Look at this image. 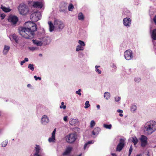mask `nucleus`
<instances>
[{
    "label": "nucleus",
    "mask_w": 156,
    "mask_h": 156,
    "mask_svg": "<svg viewBox=\"0 0 156 156\" xmlns=\"http://www.w3.org/2000/svg\"><path fill=\"white\" fill-rule=\"evenodd\" d=\"M18 10L20 14L23 15H26L29 11L28 6L24 3L20 5Z\"/></svg>",
    "instance_id": "7ed1b4c3"
},
{
    "label": "nucleus",
    "mask_w": 156,
    "mask_h": 156,
    "mask_svg": "<svg viewBox=\"0 0 156 156\" xmlns=\"http://www.w3.org/2000/svg\"><path fill=\"white\" fill-rule=\"evenodd\" d=\"M10 48V47L9 46H5L4 48V50H6L7 51H9Z\"/></svg>",
    "instance_id": "a18cd8bd"
},
{
    "label": "nucleus",
    "mask_w": 156,
    "mask_h": 156,
    "mask_svg": "<svg viewBox=\"0 0 156 156\" xmlns=\"http://www.w3.org/2000/svg\"><path fill=\"white\" fill-rule=\"evenodd\" d=\"M123 25L127 28L130 27L131 23V20L129 18L126 17L123 20Z\"/></svg>",
    "instance_id": "9d476101"
},
{
    "label": "nucleus",
    "mask_w": 156,
    "mask_h": 156,
    "mask_svg": "<svg viewBox=\"0 0 156 156\" xmlns=\"http://www.w3.org/2000/svg\"><path fill=\"white\" fill-rule=\"evenodd\" d=\"M151 37L153 40H156V29H154L152 31L151 34Z\"/></svg>",
    "instance_id": "aec40b11"
},
{
    "label": "nucleus",
    "mask_w": 156,
    "mask_h": 156,
    "mask_svg": "<svg viewBox=\"0 0 156 156\" xmlns=\"http://www.w3.org/2000/svg\"><path fill=\"white\" fill-rule=\"evenodd\" d=\"M110 96V93L108 92H105L104 94V97L107 100L109 98Z\"/></svg>",
    "instance_id": "a878e982"
},
{
    "label": "nucleus",
    "mask_w": 156,
    "mask_h": 156,
    "mask_svg": "<svg viewBox=\"0 0 156 156\" xmlns=\"http://www.w3.org/2000/svg\"><path fill=\"white\" fill-rule=\"evenodd\" d=\"M12 37L13 39L14 40L16 43H18V39L15 34H13L12 36Z\"/></svg>",
    "instance_id": "72a5a7b5"
},
{
    "label": "nucleus",
    "mask_w": 156,
    "mask_h": 156,
    "mask_svg": "<svg viewBox=\"0 0 156 156\" xmlns=\"http://www.w3.org/2000/svg\"><path fill=\"white\" fill-rule=\"evenodd\" d=\"M41 17V15L40 12H36L31 14L30 18L32 20L35 22L40 20Z\"/></svg>",
    "instance_id": "0eeeda50"
},
{
    "label": "nucleus",
    "mask_w": 156,
    "mask_h": 156,
    "mask_svg": "<svg viewBox=\"0 0 156 156\" xmlns=\"http://www.w3.org/2000/svg\"><path fill=\"white\" fill-rule=\"evenodd\" d=\"M94 143V142L93 140H90L86 143L84 146V149L86 150L87 148H88L90 146L89 145L90 144H93Z\"/></svg>",
    "instance_id": "6ab92c4d"
},
{
    "label": "nucleus",
    "mask_w": 156,
    "mask_h": 156,
    "mask_svg": "<svg viewBox=\"0 0 156 156\" xmlns=\"http://www.w3.org/2000/svg\"><path fill=\"white\" fill-rule=\"evenodd\" d=\"M90 106V105L89 104V101H86L85 103V106H84V108H87L89 107Z\"/></svg>",
    "instance_id": "e433bc0d"
},
{
    "label": "nucleus",
    "mask_w": 156,
    "mask_h": 156,
    "mask_svg": "<svg viewBox=\"0 0 156 156\" xmlns=\"http://www.w3.org/2000/svg\"><path fill=\"white\" fill-rule=\"evenodd\" d=\"M25 61H24V60H23L21 62H20V65L21 66L22 65H23V64L24 63H25Z\"/></svg>",
    "instance_id": "6e6d98bb"
},
{
    "label": "nucleus",
    "mask_w": 156,
    "mask_h": 156,
    "mask_svg": "<svg viewBox=\"0 0 156 156\" xmlns=\"http://www.w3.org/2000/svg\"><path fill=\"white\" fill-rule=\"evenodd\" d=\"M147 138L144 135H142L140 137V140L141 142V146L145 147L147 144Z\"/></svg>",
    "instance_id": "1a4fd4ad"
},
{
    "label": "nucleus",
    "mask_w": 156,
    "mask_h": 156,
    "mask_svg": "<svg viewBox=\"0 0 156 156\" xmlns=\"http://www.w3.org/2000/svg\"><path fill=\"white\" fill-rule=\"evenodd\" d=\"M42 41L44 44H49L50 41V39L48 37H44L42 39Z\"/></svg>",
    "instance_id": "4468645a"
},
{
    "label": "nucleus",
    "mask_w": 156,
    "mask_h": 156,
    "mask_svg": "<svg viewBox=\"0 0 156 156\" xmlns=\"http://www.w3.org/2000/svg\"><path fill=\"white\" fill-rule=\"evenodd\" d=\"M28 48L32 51H34L38 49V48L37 47H28Z\"/></svg>",
    "instance_id": "c85d7f7f"
},
{
    "label": "nucleus",
    "mask_w": 156,
    "mask_h": 156,
    "mask_svg": "<svg viewBox=\"0 0 156 156\" xmlns=\"http://www.w3.org/2000/svg\"><path fill=\"white\" fill-rule=\"evenodd\" d=\"M97 108L98 109H99L100 108V106L99 105H97Z\"/></svg>",
    "instance_id": "bf43d9fd"
},
{
    "label": "nucleus",
    "mask_w": 156,
    "mask_h": 156,
    "mask_svg": "<svg viewBox=\"0 0 156 156\" xmlns=\"http://www.w3.org/2000/svg\"><path fill=\"white\" fill-rule=\"evenodd\" d=\"M28 68L32 71H34V65L32 64H29L28 66Z\"/></svg>",
    "instance_id": "473e14b6"
},
{
    "label": "nucleus",
    "mask_w": 156,
    "mask_h": 156,
    "mask_svg": "<svg viewBox=\"0 0 156 156\" xmlns=\"http://www.w3.org/2000/svg\"><path fill=\"white\" fill-rule=\"evenodd\" d=\"M137 108V107L135 105H133L131 107V111L132 112H134Z\"/></svg>",
    "instance_id": "c756f323"
},
{
    "label": "nucleus",
    "mask_w": 156,
    "mask_h": 156,
    "mask_svg": "<svg viewBox=\"0 0 156 156\" xmlns=\"http://www.w3.org/2000/svg\"><path fill=\"white\" fill-rule=\"evenodd\" d=\"M141 80V79L139 77H136L134 79L135 81L137 83L139 82Z\"/></svg>",
    "instance_id": "79ce46f5"
},
{
    "label": "nucleus",
    "mask_w": 156,
    "mask_h": 156,
    "mask_svg": "<svg viewBox=\"0 0 156 156\" xmlns=\"http://www.w3.org/2000/svg\"><path fill=\"white\" fill-rule=\"evenodd\" d=\"M119 116H121V117H122L123 116V115L122 114V113H120L119 114Z\"/></svg>",
    "instance_id": "052dcab7"
},
{
    "label": "nucleus",
    "mask_w": 156,
    "mask_h": 156,
    "mask_svg": "<svg viewBox=\"0 0 156 156\" xmlns=\"http://www.w3.org/2000/svg\"><path fill=\"white\" fill-rule=\"evenodd\" d=\"M101 129L99 127L95 128L92 131V134L94 135H97L100 131Z\"/></svg>",
    "instance_id": "f3484780"
},
{
    "label": "nucleus",
    "mask_w": 156,
    "mask_h": 156,
    "mask_svg": "<svg viewBox=\"0 0 156 156\" xmlns=\"http://www.w3.org/2000/svg\"><path fill=\"white\" fill-rule=\"evenodd\" d=\"M1 8L3 11L6 12H9L10 11V9L9 8H6L3 6L2 5H1Z\"/></svg>",
    "instance_id": "4be33fe9"
},
{
    "label": "nucleus",
    "mask_w": 156,
    "mask_h": 156,
    "mask_svg": "<svg viewBox=\"0 0 156 156\" xmlns=\"http://www.w3.org/2000/svg\"><path fill=\"white\" fill-rule=\"evenodd\" d=\"M117 112H119V113H122L123 112V111L122 110H121L120 109H118L117 110Z\"/></svg>",
    "instance_id": "5fc2aeb1"
},
{
    "label": "nucleus",
    "mask_w": 156,
    "mask_h": 156,
    "mask_svg": "<svg viewBox=\"0 0 156 156\" xmlns=\"http://www.w3.org/2000/svg\"><path fill=\"white\" fill-rule=\"evenodd\" d=\"M153 20L155 24L156 25V15L154 17L153 19Z\"/></svg>",
    "instance_id": "864d4df0"
},
{
    "label": "nucleus",
    "mask_w": 156,
    "mask_h": 156,
    "mask_svg": "<svg viewBox=\"0 0 156 156\" xmlns=\"http://www.w3.org/2000/svg\"><path fill=\"white\" fill-rule=\"evenodd\" d=\"M34 77L36 80H41V77H37L36 76H34Z\"/></svg>",
    "instance_id": "c03bdc74"
},
{
    "label": "nucleus",
    "mask_w": 156,
    "mask_h": 156,
    "mask_svg": "<svg viewBox=\"0 0 156 156\" xmlns=\"http://www.w3.org/2000/svg\"><path fill=\"white\" fill-rule=\"evenodd\" d=\"M33 43L37 46H41L42 45L43 42L41 41H39L37 40H32Z\"/></svg>",
    "instance_id": "a211bd4d"
},
{
    "label": "nucleus",
    "mask_w": 156,
    "mask_h": 156,
    "mask_svg": "<svg viewBox=\"0 0 156 156\" xmlns=\"http://www.w3.org/2000/svg\"><path fill=\"white\" fill-rule=\"evenodd\" d=\"M24 60L25 61V62H28V59L27 58H25Z\"/></svg>",
    "instance_id": "13d9d810"
},
{
    "label": "nucleus",
    "mask_w": 156,
    "mask_h": 156,
    "mask_svg": "<svg viewBox=\"0 0 156 156\" xmlns=\"http://www.w3.org/2000/svg\"><path fill=\"white\" fill-rule=\"evenodd\" d=\"M133 150L132 146V145H131L130 147L129 152L130 154H131V152Z\"/></svg>",
    "instance_id": "8fccbe9b"
},
{
    "label": "nucleus",
    "mask_w": 156,
    "mask_h": 156,
    "mask_svg": "<svg viewBox=\"0 0 156 156\" xmlns=\"http://www.w3.org/2000/svg\"><path fill=\"white\" fill-rule=\"evenodd\" d=\"M5 14H2L0 15V16L2 18V19L3 20L4 19L5 17Z\"/></svg>",
    "instance_id": "de8ad7c7"
},
{
    "label": "nucleus",
    "mask_w": 156,
    "mask_h": 156,
    "mask_svg": "<svg viewBox=\"0 0 156 156\" xmlns=\"http://www.w3.org/2000/svg\"><path fill=\"white\" fill-rule=\"evenodd\" d=\"M131 154H130L129 153V156H130V155Z\"/></svg>",
    "instance_id": "774afa93"
},
{
    "label": "nucleus",
    "mask_w": 156,
    "mask_h": 156,
    "mask_svg": "<svg viewBox=\"0 0 156 156\" xmlns=\"http://www.w3.org/2000/svg\"><path fill=\"white\" fill-rule=\"evenodd\" d=\"M39 56H42V54H39Z\"/></svg>",
    "instance_id": "69168bd1"
},
{
    "label": "nucleus",
    "mask_w": 156,
    "mask_h": 156,
    "mask_svg": "<svg viewBox=\"0 0 156 156\" xmlns=\"http://www.w3.org/2000/svg\"><path fill=\"white\" fill-rule=\"evenodd\" d=\"M34 156H41L39 154L35 153Z\"/></svg>",
    "instance_id": "4d7b16f0"
},
{
    "label": "nucleus",
    "mask_w": 156,
    "mask_h": 156,
    "mask_svg": "<svg viewBox=\"0 0 156 156\" xmlns=\"http://www.w3.org/2000/svg\"><path fill=\"white\" fill-rule=\"evenodd\" d=\"M111 67L114 69L115 71L116 70V65L114 63H112L111 65Z\"/></svg>",
    "instance_id": "49530a36"
},
{
    "label": "nucleus",
    "mask_w": 156,
    "mask_h": 156,
    "mask_svg": "<svg viewBox=\"0 0 156 156\" xmlns=\"http://www.w3.org/2000/svg\"><path fill=\"white\" fill-rule=\"evenodd\" d=\"M100 67L99 66H95V71L97 72L98 74H101V71L98 69V68Z\"/></svg>",
    "instance_id": "2f4dec72"
},
{
    "label": "nucleus",
    "mask_w": 156,
    "mask_h": 156,
    "mask_svg": "<svg viewBox=\"0 0 156 156\" xmlns=\"http://www.w3.org/2000/svg\"><path fill=\"white\" fill-rule=\"evenodd\" d=\"M112 156H116L115 154H112Z\"/></svg>",
    "instance_id": "e2e57ef3"
},
{
    "label": "nucleus",
    "mask_w": 156,
    "mask_h": 156,
    "mask_svg": "<svg viewBox=\"0 0 156 156\" xmlns=\"http://www.w3.org/2000/svg\"><path fill=\"white\" fill-rule=\"evenodd\" d=\"M126 139L125 138H121L119 139V143L117 145L116 148V151H120L124 147L126 143Z\"/></svg>",
    "instance_id": "39448f33"
},
{
    "label": "nucleus",
    "mask_w": 156,
    "mask_h": 156,
    "mask_svg": "<svg viewBox=\"0 0 156 156\" xmlns=\"http://www.w3.org/2000/svg\"><path fill=\"white\" fill-rule=\"evenodd\" d=\"M31 85L30 84H28L27 85V86L28 87H30L31 86Z\"/></svg>",
    "instance_id": "680f3d73"
},
{
    "label": "nucleus",
    "mask_w": 156,
    "mask_h": 156,
    "mask_svg": "<svg viewBox=\"0 0 156 156\" xmlns=\"http://www.w3.org/2000/svg\"><path fill=\"white\" fill-rule=\"evenodd\" d=\"M64 103L63 102H61V105L60 106V108H63L64 109H66V105H64Z\"/></svg>",
    "instance_id": "ea45409f"
},
{
    "label": "nucleus",
    "mask_w": 156,
    "mask_h": 156,
    "mask_svg": "<svg viewBox=\"0 0 156 156\" xmlns=\"http://www.w3.org/2000/svg\"><path fill=\"white\" fill-rule=\"evenodd\" d=\"M81 91V90L80 89H79L78 90L76 91V93L78 94L79 96H81V94L80 92Z\"/></svg>",
    "instance_id": "37998d69"
},
{
    "label": "nucleus",
    "mask_w": 156,
    "mask_h": 156,
    "mask_svg": "<svg viewBox=\"0 0 156 156\" xmlns=\"http://www.w3.org/2000/svg\"><path fill=\"white\" fill-rule=\"evenodd\" d=\"M24 27L19 29V33L21 36L26 39H31L35 35L34 32L37 30L36 25L30 21L25 23Z\"/></svg>",
    "instance_id": "f257e3e1"
},
{
    "label": "nucleus",
    "mask_w": 156,
    "mask_h": 156,
    "mask_svg": "<svg viewBox=\"0 0 156 156\" xmlns=\"http://www.w3.org/2000/svg\"><path fill=\"white\" fill-rule=\"evenodd\" d=\"M115 101L116 102L119 101L121 99V97L119 96H116L115 97Z\"/></svg>",
    "instance_id": "a19ab883"
},
{
    "label": "nucleus",
    "mask_w": 156,
    "mask_h": 156,
    "mask_svg": "<svg viewBox=\"0 0 156 156\" xmlns=\"http://www.w3.org/2000/svg\"><path fill=\"white\" fill-rule=\"evenodd\" d=\"M134 4L135 5H138V4L139 0H134Z\"/></svg>",
    "instance_id": "603ef678"
},
{
    "label": "nucleus",
    "mask_w": 156,
    "mask_h": 156,
    "mask_svg": "<svg viewBox=\"0 0 156 156\" xmlns=\"http://www.w3.org/2000/svg\"><path fill=\"white\" fill-rule=\"evenodd\" d=\"M83 49L84 47L79 44L76 47V51H83Z\"/></svg>",
    "instance_id": "393cba45"
},
{
    "label": "nucleus",
    "mask_w": 156,
    "mask_h": 156,
    "mask_svg": "<svg viewBox=\"0 0 156 156\" xmlns=\"http://www.w3.org/2000/svg\"><path fill=\"white\" fill-rule=\"evenodd\" d=\"M48 24L49 27V31L51 32L53 31L54 29V26L51 22H48Z\"/></svg>",
    "instance_id": "412c9836"
},
{
    "label": "nucleus",
    "mask_w": 156,
    "mask_h": 156,
    "mask_svg": "<svg viewBox=\"0 0 156 156\" xmlns=\"http://www.w3.org/2000/svg\"><path fill=\"white\" fill-rule=\"evenodd\" d=\"M82 155V154H80L79 155H78V156H81Z\"/></svg>",
    "instance_id": "338daca9"
},
{
    "label": "nucleus",
    "mask_w": 156,
    "mask_h": 156,
    "mask_svg": "<svg viewBox=\"0 0 156 156\" xmlns=\"http://www.w3.org/2000/svg\"><path fill=\"white\" fill-rule=\"evenodd\" d=\"M77 122V120L76 119H72L69 122L70 124L72 126L75 125Z\"/></svg>",
    "instance_id": "5701e85b"
},
{
    "label": "nucleus",
    "mask_w": 156,
    "mask_h": 156,
    "mask_svg": "<svg viewBox=\"0 0 156 156\" xmlns=\"http://www.w3.org/2000/svg\"><path fill=\"white\" fill-rule=\"evenodd\" d=\"M78 18L79 20H83L84 19V16L82 12H80L78 14Z\"/></svg>",
    "instance_id": "bb28decb"
},
{
    "label": "nucleus",
    "mask_w": 156,
    "mask_h": 156,
    "mask_svg": "<svg viewBox=\"0 0 156 156\" xmlns=\"http://www.w3.org/2000/svg\"><path fill=\"white\" fill-rule=\"evenodd\" d=\"M49 120L48 118L46 115H43L41 119V122L43 125H46L49 122Z\"/></svg>",
    "instance_id": "f8f14e48"
},
{
    "label": "nucleus",
    "mask_w": 156,
    "mask_h": 156,
    "mask_svg": "<svg viewBox=\"0 0 156 156\" xmlns=\"http://www.w3.org/2000/svg\"><path fill=\"white\" fill-rule=\"evenodd\" d=\"M55 139V136H51V137L49 138L48 139V140L49 142H51L54 141Z\"/></svg>",
    "instance_id": "f704fd0d"
},
{
    "label": "nucleus",
    "mask_w": 156,
    "mask_h": 156,
    "mask_svg": "<svg viewBox=\"0 0 156 156\" xmlns=\"http://www.w3.org/2000/svg\"><path fill=\"white\" fill-rule=\"evenodd\" d=\"M55 131H56V129H55L52 133V136H55Z\"/></svg>",
    "instance_id": "09e8293b"
},
{
    "label": "nucleus",
    "mask_w": 156,
    "mask_h": 156,
    "mask_svg": "<svg viewBox=\"0 0 156 156\" xmlns=\"http://www.w3.org/2000/svg\"><path fill=\"white\" fill-rule=\"evenodd\" d=\"M54 25L58 27L59 31H61L64 28L65 25L63 22L59 20H55L54 21Z\"/></svg>",
    "instance_id": "423d86ee"
},
{
    "label": "nucleus",
    "mask_w": 156,
    "mask_h": 156,
    "mask_svg": "<svg viewBox=\"0 0 156 156\" xmlns=\"http://www.w3.org/2000/svg\"><path fill=\"white\" fill-rule=\"evenodd\" d=\"M33 6L34 8L41 9L43 7L42 3L40 2L36 1L33 2Z\"/></svg>",
    "instance_id": "ddd939ff"
},
{
    "label": "nucleus",
    "mask_w": 156,
    "mask_h": 156,
    "mask_svg": "<svg viewBox=\"0 0 156 156\" xmlns=\"http://www.w3.org/2000/svg\"><path fill=\"white\" fill-rule=\"evenodd\" d=\"M132 142L134 143V145L136 144L138 142V140L137 138L135 136H134L132 138Z\"/></svg>",
    "instance_id": "b1692460"
},
{
    "label": "nucleus",
    "mask_w": 156,
    "mask_h": 156,
    "mask_svg": "<svg viewBox=\"0 0 156 156\" xmlns=\"http://www.w3.org/2000/svg\"><path fill=\"white\" fill-rule=\"evenodd\" d=\"M73 8V5L72 4H70L68 7V9L69 11H72Z\"/></svg>",
    "instance_id": "58836bf2"
},
{
    "label": "nucleus",
    "mask_w": 156,
    "mask_h": 156,
    "mask_svg": "<svg viewBox=\"0 0 156 156\" xmlns=\"http://www.w3.org/2000/svg\"><path fill=\"white\" fill-rule=\"evenodd\" d=\"M8 143V140H6L5 141L3 142L2 144L1 145L3 147H5L7 145V144Z\"/></svg>",
    "instance_id": "7c9ffc66"
},
{
    "label": "nucleus",
    "mask_w": 156,
    "mask_h": 156,
    "mask_svg": "<svg viewBox=\"0 0 156 156\" xmlns=\"http://www.w3.org/2000/svg\"><path fill=\"white\" fill-rule=\"evenodd\" d=\"M125 58L129 60L132 59L133 57V53L131 50H128L125 51L124 54Z\"/></svg>",
    "instance_id": "6e6552de"
},
{
    "label": "nucleus",
    "mask_w": 156,
    "mask_h": 156,
    "mask_svg": "<svg viewBox=\"0 0 156 156\" xmlns=\"http://www.w3.org/2000/svg\"><path fill=\"white\" fill-rule=\"evenodd\" d=\"M95 125V122L94 120H92L90 123V127L91 128L93 127Z\"/></svg>",
    "instance_id": "4c0bfd02"
},
{
    "label": "nucleus",
    "mask_w": 156,
    "mask_h": 156,
    "mask_svg": "<svg viewBox=\"0 0 156 156\" xmlns=\"http://www.w3.org/2000/svg\"><path fill=\"white\" fill-rule=\"evenodd\" d=\"M67 118H68V117L67 116H64L63 118L65 122L67 121Z\"/></svg>",
    "instance_id": "3c124183"
},
{
    "label": "nucleus",
    "mask_w": 156,
    "mask_h": 156,
    "mask_svg": "<svg viewBox=\"0 0 156 156\" xmlns=\"http://www.w3.org/2000/svg\"><path fill=\"white\" fill-rule=\"evenodd\" d=\"M78 42L79 44V45H81L83 47L85 46L84 42L81 40H79Z\"/></svg>",
    "instance_id": "c9c22d12"
},
{
    "label": "nucleus",
    "mask_w": 156,
    "mask_h": 156,
    "mask_svg": "<svg viewBox=\"0 0 156 156\" xmlns=\"http://www.w3.org/2000/svg\"><path fill=\"white\" fill-rule=\"evenodd\" d=\"M66 141L70 144L73 143L77 138L76 135L75 133L69 134L66 136Z\"/></svg>",
    "instance_id": "20e7f679"
},
{
    "label": "nucleus",
    "mask_w": 156,
    "mask_h": 156,
    "mask_svg": "<svg viewBox=\"0 0 156 156\" xmlns=\"http://www.w3.org/2000/svg\"><path fill=\"white\" fill-rule=\"evenodd\" d=\"M136 156H141V155L140 154H138L136 155Z\"/></svg>",
    "instance_id": "0e129e2a"
},
{
    "label": "nucleus",
    "mask_w": 156,
    "mask_h": 156,
    "mask_svg": "<svg viewBox=\"0 0 156 156\" xmlns=\"http://www.w3.org/2000/svg\"><path fill=\"white\" fill-rule=\"evenodd\" d=\"M72 149V148L71 147H67L65 151L63 153V155H66L70 153Z\"/></svg>",
    "instance_id": "2eb2a0df"
},
{
    "label": "nucleus",
    "mask_w": 156,
    "mask_h": 156,
    "mask_svg": "<svg viewBox=\"0 0 156 156\" xmlns=\"http://www.w3.org/2000/svg\"><path fill=\"white\" fill-rule=\"evenodd\" d=\"M8 21L13 24H16L17 21L18 19V18L16 16H10L9 17Z\"/></svg>",
    "instance_id": "9b49d317"
},
{
    "label": "nucleus",
    "mask_w": 156,
    "mask_h": 156,
    "mask_svg": "<svg viewBox=\"0 0 156 156\" xmlns=\"http://www.w3.org/2000/svg\"><path fill=\"white\" fill-rule=\"evenodd\" d=\"M35 148V153L39 154L42 151V149H41L39 145L36 144Z\"/></svg>",
    "instance_id": "dca6fc26"
},
{
    "label": "nucleus",
    "mask_w": 156,
    "mask_h": 156,
    "mask_svg": "<svg viewBox=\"0 0 156 156\" xmlns=\"http://www.w3.org/2000/svg\"><path fill=\"white\" fill-rule=\"evenodd\" d=\"M156 130V122L154 121H149L145 124L144 131L147 135L152 134Z\"/></svg>",
    "instance_id": "f03ea898"
},
{
    "label": "nucleus",
    "mask_w": 156,
    "mask_h": 156,
    "mask_svg": "<svg viewBox=\"0 0 156 156\" xmlns=\"http://www.w3.org/2000/svg\"><path fill=\"white\" fill-rule=\"evenodd\" d=\"M103 127L105 129H110L112 128V125L111 124H109V125H108V124H103Z\"/></svg>",
    "instance_id": "cd10ccee"
}]
</instances>
